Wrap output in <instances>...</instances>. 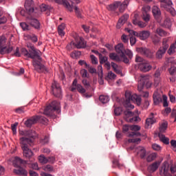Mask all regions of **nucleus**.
Listing matches in <instances>:
<instances>
[{
    "mask_svg": "<svg viewBox=\"0 0 176 176\" xmlns=\"http://www.w3.org/2000/svg\"><path fill=\"white\" fill-rule=\"evenodd\" d=\"M24 163V160H23L21 158L19 157H15L13 160H12V164L14 166V167H20V166H21V164H23Z\"/></svg>",
    "mask_w": 176,
    "mask_h": 176,
    "instance_id": "bb28decb",
    "label": "nucleus"
},
{
    "mask_svg": "<svg viewBox=\"0 0 176 176\" xmlns=\"http://www.w3.org/2000/svg\"><path fill=\"white\" fill-rule=\"evenodd\" d=\"M129 19V14H124L118 21V23H117V28L119 30L122 28V26L123 25V24H124V23H126L127 21Z\"/></svg>",
    "mask_w": 176,
    "mask_h": 176,
    "instance_id": "4be33fe9",
    "label": "nucleus"
},
{
    "mask_svg": "<svg viewBox=\"0 0 176 176\" xmlns=\"http://www.w3.org/2000/svg\"><path fill=\"white\" fill-rule=\"evenodd\" d=\"M114 113L116 116H119L122 114V108L117 107L114 109Z\"/></svg>",
    "mask_w": 176,
    "mask_h": 176,
    "instance_id": "052dcab7",
    "label": "nucleus"
},
{
    "mask_svg": "<svg viewBox=\"0 0 176 176\" xmlns=\"http://www.w3.org/2000/svg\"><path fill=\"white\" fill-rule=\"evenodd\" d=\"M158 137L161 142H163V144H165L166 145H168V144H170V139L166 137V135L162 133H158Z\"/></svg>",
    "mask_w": 176,
    "mask_h": 176,
    "instance_id": "7c9ffc66",
    "label": "nucleus"
},
{
    "mask_svg": "<svg viewBox=\"0 0 176 176\" xmlns=\"http://www.w3.org/2000/svg\"><path fill=\"white\" fill-rule=\"evenodd\" d=\"M160 174L162 176H173L170 173V164L168 162H164L160 168Z\"/></svg>",
    "mask_w": 176,
    "mask_h": 176,
    "instance_id": "9d476101",
    "label": "nucleus"
},
{
    "mask_svg": "<svg viewBox=\"0 0 176 176\" xmlns=\"http://www.w3.org/2000/svg\"><path fill=\"white\" fill-rule=\"evenodd\" d=\"M52 94L54 95L55 97L60 98L62 96L61 87L58 82L54 81L52 85Z\"/></svg>",
    "mask_w": 176,
    "mask_h": 176,
    "instance_id": "9b49d317",
    "label": "nucleus"
},
{
    "mask_svg": "<svg viewBox=\"0 0 176 176\" xmlns=\"http://www.w3.org/2000/svg\"><path fill=\"white\" fill-rule=\"evenodd\" d=\"M13 51V47L9 46L8 47L5 46L2 48H0V54H9V53H12Z\"/></svg>",
    "mask_w": 176,
    "mask_h": 176,
    "instance_id": "cd10ccee",
    "label": "nucleus"
},
{
    "mask_svg": "<svg viewBox=\"0 0 176 176\" xmlns=\"http://www.w3.org/2000/svg\"><path fill=\"white\" fill-rule=\"evenodd\" d=\"M32 141L30 139H28L27 138H20V144H21V148L23 151V155L24 157H26V159H30V157H32L34 156V153H32V151L28 147V145L31 144Z\"/></svg>",
    "mask_w": 176,
    "mask_h": 176,
    "instance_id": "7ed1b4c3",
    "label": "nucleus"
},
{
    "mask_svg": "<svg viewBox=\"0 0 176 176\" xmlns=\"http://www.w3.org/2000/svg\"><path fill=\"white\" fill-rule=\"evenodd\" d=\"M64 30H65V23H61L58 27V34L60 35V36H64L65 35V32H64Z\"/></svg>",
    "mask_w": 176,
    "mask_h": 176,
    "instance_id": "473e14b6",
    "label": "nucleus"
},
{
    "mask_svg": "<svg viewBox=\"0 0 176 176\" xmlns=\"http://www.w3.org/2000/svg\"><path fill=\"white\" fill-rule=\"evenodd\" d=\"M116 79V74H115L112 72H109L107 74V76L106 77L107 80H113Z\"/></svg>",
    "mask_w": 176,
    "mask_h": 176,
    "instance_id": "37998d69",
    "label": "nucleus"
},
{
    "mask_svg": "<svg viewBox=\"0 0 176 176\" xmlns=\"http://www.w3.org/2000/svg\"><path fill=\"white\" fill-rule=\"evenodd\" d=\"M25 8L29 14H32L35 10L34 9V1L32 0H26L25 2Z\"/></svg>",
    "mask_w": 176,
    "mask_h": 176,
    "instance_id": "dca6fc26",
    "label": "nucleus"
},
{
    "mask_svg": "<svg viewBox=\"0 0 176 176\" xmlns=\"http://www.w3.org/2000/svg\"><path fill=\"white\" fill-rule=\"evenodd\" d=\"M80 75L82 78H87V70L82 69L80 70Z\"/></svg>",
    "mask_w": 176,
    "mask_h": 176,
    "instance_id": "69168bd1",
    "label": "nucleus"
},
{
    "mask_svg": "<svg viewBox=\"0 0 176 176\" xmlns=\"http://www.w3.org/2000/svg\"><path fill=\"white\" fill-rule=\"evenodd\" d=\"M99 60L100 64H104L108 61V58L107 56H103L102 54H99Z\"/></svg>",
    "mask_w": 176,
    "mask_h": 176,
    "instance_id": "8fccbe9b",
    "label": "nucleus"
},
{
    "mask_svg": "<svg viewBox=\"0 0 176 176\" xmlns=\"http://www.w3.org/2000/svg\"><path fill=\"white\" fill-rule=\"evenodd\" d=\"M126 137L129 138H135V137H141V133L140 132H129L126 134Z\"/></svg>",
    "mask_w": 176,
    "mask_h": 176,
    "instance_id": "a19ab883",
    "label": "nucleus"
},
{
    "mask_svg": "<svg viewBox=\"0 0 176 176\" xmlns=\"http://www.w3.org/2000/svg\"><path fill=\"white\" fill-rule=\"evenodd\" d=\"M40 9L41 12H46L48 9H50V7L46 4H41L40 6Z\"/></svg>",
    "mask_w": 176,
    "mask_h": 176,
    "instance_id": "bf43d9fd",
    "label": "nucleus"
},
{
    "mask_svg": "<svg viewBox=\"0 0 176 176\" xmlns=\"http://www.w3.org/2000/svg\"><path fill=\"white\" fill-rule=\"evenodd\" d=\"M142 20L145 21V23H149V20H151V14H149V12H151V6H146L142 8Z\"/></svg>",
    "mask_w": 176,
    "mask_h": 176,
    "instance_id": "4468645a",
    "label": "nucleus"
},
{
    "mask_svg": "<svg viewBox=\"0 0 176 176\" xmlns=\"http://www.w3.org/2000/svg\"><path fill=\"white\" fill-rule=\"evenodd\" d=\"M167 12H168L171 16H175L176 15V11L174 8L171 7V6L166 10Z\"/></svg>",
    "mask_w": 176,
    "mask_h": 176,
    "instance_id": "6e6d98bb",
    "label": "nucleus"
},
{
    "mask_svg": "<svg viewBox=\"0 0 176 176\" xmlns=\"http://www.w3.org/2000/svg\"><path fill=\"white\" fill-rule=\"evenodd\" d=\"M126 100L124 103L125 108H131L134 109V105L131 104V102H135L137 105H141V97L135 94H132L130 91H127L125 92Z\"/></svg>",
    "mask_w": 176,
    "mask_h": 176,
    "instance_id": "f03ea898",
    "label": "nucleus"
},
{
    "mask_svg": "<svg viewBox=\"0 0 176 176\" xmlns=\"http://www.w3.org/2000/svg\"><path fill=\"white\" fill-rule=\"evenodd\" d=\"M54 1L56 3H58V5H63V6H65V8L67 9L69 12H73L74 8L71 4H69V2L67 0H54Z\"/></svg>",
    "mask_w": 176,
    "mask_h": 176,
    "instance_id": "6ab92c4d",
    "label": "nucleus"
},
{
    "mask_svg": "<svg viewBox=\"0 0 176 176\" xmlns=\"http://www.w3.org/2000/svg\"><path fill=\"white\" fill-rule=\"evenodd\" d=\"M161 3V8H164V9H166L167 10L168 8L173 5V2L170 1V0H160Z\"/></svg>",
    "mask_w": 176,
    "mask_h": 176,
    "instance_id": "c85d7f7f",
    "label": "nucleus"
},
{
    "mask_svg": "<svg viewBox=\"0 0 176 176\" xmlns=\"http://www.w3.org/2000/svg\"><path fill=\"white\" fill-rule=\"evenodd\" d=\"M72 45L73 46H76L77 49H85L87 43H86V41H85V38H83L82 37H77L76 38V43L72 41L70 44L67 46V48L69 50H71V49H72Z\"/></svg>",
    "mask_w": 176,
    "mask_h": 176,
    "instance_id": "423d86ee",
    "label": "nucleus"
},
{
    "mask_svg": "<svg viewBox=\"0 0 176 176\" xmlns=\"http://www.w3.org/2000/svg\"><path fill=\"white\" fill-rule=\"evenodd\" d=\"M14 173L16 174V175H27V174H28V172H27L25 169L20 167L19 169H14Z\"/></svg>",
    "mask_w": 176,
    "mask_h": 176,
    "instance_id": "c9c22d12",
    "label": "nucleus"
},
{
    "mask_svg": "<svg viewBox=\"0 0 176 176\" xmlns=\"http://www.w3.org/2000/svg\"><path fill=\"white\" fill-rule=\"evenodd\" d=\"M42 119V116H35L32 117L30 119L26 120L25 122V124L27 127H31L32 124H35L38 120H41Z\"/></svg>",
    "mask_w": 176,
    "mask_h": 176,
    "instance_id": "f3484780",
    "label": "nucleus"
},
{
    "mask_svg": "<svg viewBox=\"0 0 176 176\" xmlns=\"http://www.w3.org/2000/svg\"><path fill=\"white\" fill-rule=\"evenodd\" d=\"M168 71H169L170 75H172V76L176 75V67H170V68L168 69Z\"/></svg>",
    "mask_w": 176,
    "mask_h": 176,
    "instance_id": "0e129e2a",
    "label": "nucleus"
},
{
    "mask_svg": "<svg viewBox=\"0 0 176 176\" xmlns=\"http://www.w3.org/2000/svg\"><path fill=\"white\" fill-rule=\"evenodd\" d=\"M153 98L155 105H158V104H160V102H162V95L159 94V90L155 91Z\"/></svg>",
    "mask_w": 176,
    "mask_h": 176,
    "instance_id": "412c9836",
    "label": "nucleus"
},
{
    "mask_svg": "<svg viewBox=\"0 0 176 176\" xmlns=\"http://www.w3.org/2000/svg\"><path fill=\"white\" fill-rule=\"evenodd\" d=\"M20 26L23 31H30V30H31L30 25H28V24L25 23V22L21 23Z\"/></svg>",
    "mask_w": 176,
    "mask_h": 176,
    "instance_id": "de8ad7c7",
    "label": "nucleus"
},
{
    "mask_svg": "<svg viewBox=\"0 0 176 176\" xmlns=\"http://www.w3.org/2000/svg\"><path fill=\"white\" fill-rule=\"evenodd\" d=\"M162 27H165L166 28H171V25H173V23H171V19L170 18H166L164 23L161 24Z\"/></svg>",
    "mask_w": 176,
    "mask_h": 176,
    "instance_id": "58836bf2",
    "label": "nucleus"
},
{
    "mask_svg": "<svg viewBox=\"0 0 176 176\" xmlns=\"http://www.w3.org/2000/svg\"><path fill=\"white\" fill-rule=\"evenodd\" d=\"M170 145L172 146L173 151H174V152H176V140H171Z\"/></svg>",
    "mask_w": 176,
    "mask_h": 176,
    "instance_id": "338daca9",
    "label": "nucleus"
},
{
    "mask_svg": "<svg viewBox=\"0 0 176 176\" xmlns=\"http://www.w3.org/2000/svg\"><path fill=\"white\" fill-rule=\"evenodd\" d=\"M149 80V77L148 76H140V82L138 86V89L139 91H141L142 89H144V86L146 83H148V87H151L152 86V82H148Z\"/></svg>",
    "mask_w": 176,
    "mask_h": 176,
    "instance_id": "f8f14e48",
    "label": "nucleus"
},
{
    "mask_svg": "<svg viewBox=\"0 0 176 176\" xmlns=\"http://www.w3.org/2000/svg\"><path fill=\"white\" fill-rule=\"evenodd\" d=\"M99 100L102 104H107L109 102V96L101 95L99 96Z\"/></svg>",
    "mask_w": 176,
    "mask_h": 176,
    "instance_id": "79ce46f5",
    "label": "nucleus"
},
{
    "mask_svg": "<svg viewBox=\"0 0 176 176\" xmlns=\"http://www.w3.org/2000/svg\"><path fill=\"white\" fill-rule=\"evenodd\" d=\"M82 85L85 86V89H90V82L87 81V80L84 79L82 80Z\"/></svg>",
    "mask_w": 176,
    "mask_h": 176,
    "instance_id": "e2e57ef3",
    "label": "nucleus"
},
{
    "mask_svg": "<svg viewBox=\"0 0 176 176\" xmlns=\"http://www.w3.org/2000/svg\"><path fill=\"white\" fill-rule=\"evenodd\" d=\"M38 161L42 164H46V163H49V160L45 157V155H42L38 157Z\"/></svg>",
    "mask_w": 176,
    "mask_h": 176,
    "instance_id": "c03bdc74",
    "label": "nucleus"
},
{
    "mask_svg": "<svg viewBox=\"0 0 176 176\" xmlns=\"http://www.w3.org/2000/svg\"><path fill=\"white\" fill-rule=\"evenodd\" d=\"M113 167H118V168H122L123 167V164H120L119 161L116 160L113 161Z\"/></svg>",
    "mask_w": 176,
    "mask_h": 176,
    "instance_id": "5fc2aeb1",
    "label": "nucleus"
},
{
    "mask_svg": "<svg viewBox=\"0 0 176 176\" xmlns=\"http://www.w3.org/2000/svg\"><path fill=\"white\" fill-rule=\"evenodd\" d=\"M168 126V124L167 123V122H162L160 124V127H159V130H160L159 134H162V133H166Z\"/></svg>",
    "mask_w": 176,
    "mask_h": 176,
    "instance_id": "72a5a7b5",
    "label": "nucleus"
},
{
    "mask_svg": "<svg viewBox=\"0 0 176 176\" xmlns=\"http://www.w3.org/2000/svg\"><path fill=\"white\" fill-rule=\"evenodd\" d=\"M27 21L32 27L35 28V30H40L41 28V23L36 19L34 18H28Z\"/></svg>",
    "mask_w": 176,
    "mask_h": 176,
    "instance_id": "a211bd4d",
    "label": "nucleus"
},
{
    "mask_svg": "<svg viewBox=\"0 0 176 176\" xmlns=\"http://www.w3.org/2000/svg\"><path fill=\"white\" fill-rule=\"evenodd\" d=\"M125 31L129 32L131 35H134V36H138L141 41H146L149 36H151V32L148 30H143L142 32H137L134 30H130L129 28H125Z\"/></svg>",
    "mask_w": 176,
    "mask_h": 176,
    "instance_id": "39448f33",
    "label": "nucleus"
},
{
    "mask_svg": "<svg viewBox=\"0 0 176 176\" xmlns=\"http://www.w3.org/2000/svg\"><path fill=\"white\" fill-rule=\"evenodd\" d=\"M156 157H157V153H151L147 155L146 162H148V163H151V162H153V160H155Z\"/></svg>",
    "mask_w": 176,
    "mask_h": 176,
    "instance_id": "e433bc0d",
    "label": "nucleus"
},
{
    "mask_svg": "<svg viewBox=\"0 0 176 176\" xmlns=\"http://www.w3.org/2000/svg\"><path fill=\"white\" fill-rule=\"evenodd\" d=\"M60 102L54 100L50 105L46 107L44 109L43 114L46 115V116H53L54 112H56V113L61 112V110H60Z\"/></svg>",
    "mask_w": 176,
    "mask_h": 176,
    "instance_id": "20e7f679",
    "label": "nucleus"
},
{
    "mask_svg": "<svg viewBox=\"0 0 176 176\" xmlns=\"http://www.w3.org/2000/svg\"><path fill=\"white\" fill-rule=\"evenodd\" d=\"M153 123H156V119L153 118V113H151L150 117L146 120V129H149V126H152Z\"/></svg>",
    "mask_w": 176,
    "mask_h": 176,
    "instance_id": "b1692460",
    "label": "nucleus"
},
{
    "mask_svg": "<svg viewBox=\"0 0 176 176\" xmlns=\"http://www.w3.org/2000/svg\"><path fill=\"white\" fill-rule=\"evenodd\" d=\"M26 46L28 49H31V50H30L29 52L27 49L21 48V54L28 58H32V65L37 72H45V71H47L46 67L41 63V60H42L41 51L35 48L34 45L31 44V43H27ZM35 58L39 60H36Z\"/></svg>",
    "mask_w": 176,
    "mask_h": 176,
    "instance_id": "f257e3e1",
    "label": "nucleus"
},
{
    "mask_svg": "<svg viewBox=\"0 0 176 176\" xmlns=\"http://www.w3.org/2000/svg\"><path fill=\"white\" fill-rule=\"evenodd\" d=\"M160 163H162L160 161L155 162L153 164H150L148 166V170L149 173H155L159 168V166H160Z\"/></svg>",
    "mask_w": 176,
    "mask_h": 176,
    "instance_id": "aec40b11",
    "label": "nucleus"
},
{
    "mask_svg": "<svg viewBox=\"0 0 176 176\" xmlns=\"http://www.w3.org/2000/svg\"><path fill=\"white\" fill-rule=\"evenodd\" d=\"M135 152H137L138 155L140 156L141 159H144L145 156H146V150H145L144 147L138 146L135 148Z\"/></svg>",
    "mask_w": 176,
    "mask_h": 176,
    "instance_id": "5701e85b",
    "label": "nucleus"
},
{
    "mask_svg": "<svg viewBox=\"0 0 176 176\" xmlns=\"http://www.w3.org/2000/svg\"><path fill=\"white\" fill-rule=\"evenodd\" d=\"M124 115L126 122H129L130 123H134V122H140V120H141V118L135 115V113H133L130 111H124Z\"/></svg>",
    "mask_w": 176,
    "mask_h": 176,
    "instance_id": "6e6552de",
    "label": "nucleus"
},
{
    "mask_svg": "<svg viewBox=\"0 0 176 176\" xmlns=\"http://www.w3.org/2000/svg\"><path fill=\"white\" fill-rule=\"evenodd\" d=\"M98 76H100V78H102V76H104V73L102 72V65L98 66Z\"/></svg>",
    "mask_w": 176,
    "mask_h": 176,
    "instance_id": "680f3d73",
    "label": "nucleus"
},
{
    "mask_svg": "<svg viewBox=\"0 0 176 176\" xmlns=\"http://www.w3.org/2000/svg\"><path fill=\"white\" fill-rule=\"evenodd\" d=\"M116 52L120 54V58H122L123 63L125 64H129V60L127 58V56L124 54V45H123V43H119L115 47Z\"/></svg>",
    "mask_w": 176,
    "mask_h": 176,
    "instance_id": "0eeeda50",
    "label": "nucleus"
},
{
    "mask_svg": "<svg viewBox=\"0 0 176 176\" xmlns=\"http://www.w3.org/2000/svg\"><path fill=\"white\" fill-rule=\"evenodd\" d=\"M137 52L142 56H145L148 58H153L154 52L147 48L140 47L137 49Z\"/></svg>",
    "mask_w": 176,
    "mask_h": 176,
    "instance_id": "2eb2a0df",
    "label": "nucleus"
},
{
    "mask_svg": "<svg viewBox=\"0 0 176 176\" xmlns=\"http://www.w3.org/2000/svg\"><path fill=\"white\" fill-rule=\"evenodd\" d=\"M155 33L157 34L160 36H167V35H168V33L160 28L156 29Z\"/></svg>",
    "mask_w": 176,
    "mask_h": 176,
    "instance_id": "ea45409f",
    "label": "nucleus"
},
{
    "mask_svg": "<svg viewBox=\"0 0 176 176\" xmlns=\"http://www.w3.org/2000/svg\"><path fill=\"white\" fill-rule=\"evenodd\" d=\"M130 130H131V131H140L141 126L139 125H131L130 126Z\"/></svg>",
    "mask_w": 176,
    "mask_h": 176,
    "instance_id": "4d7b16f0",
    "label": "nucleus"
},
{
    "mask_svg": "<svg viewBox=\"0 0 176 176\" xmlns=\"http://www.w3.org/2000/svg\"><path fill=\"white\" fill-rule=\"evenodd\" d=\"M90 58H91V64H94L95 65H97V64H98V59H97V57H96V56L91 55Z\"/></svg>",
    "mask_w": 176,
    "mask_h": 176,
    "instance_id": "603ef678",
    "label": "nucleus"
},
{
    "mask_svg": "<svg viewBox=\"0 0 176 176\" xmlns=\"http://www.w3.org/2000/svg\"><path fill=\"white\" fill-rule=\"evenodd\" d=\"M43 170L47 173H53V171H54V168H53V166L51 165H46L45 166L43 167Z\"/></svg>",
    "mask_w": 176,
    "mask_h": 176,
    "instance_id": "a18cd8bd",
    "label": "nucleus"
},
{
    "mask_svg": "<svg viewBox=\"0 0 176 176\" xmlns=\"http://www.w3.org/2000/svg\"><path fill=\"white\" fill-rule=\"evenodd\" d=\"M120 6V1H116L113 4H110L107 8L108 10H116V9H118V8H119Z\"/></svg>",
    "mask_w": 176,
    "mask_h": 176,
    "instance_id": "4c0bfd02",
    "label": "nucleus"
},
{
    "mask_svg": "<svg viewBox=\"0 0 176 176\" xmlns=\"http://www.w3.org/2000/svg\"><path fill=\"white\" fill-rule=\"evenodd\" d=\"M152 13L157 20L162 15V12L160 11V8L159 7L154 6L152 9Z\"/></svg>",
    "mask_w": 176,
    "mask_h": 176,
    "instance_id": "a878e982",
    "label": "nucleus"
},
{
    "mask_svg": "<svg viewBox=\"0 0 176 176\" xmlns=\"http://www.w3.org/2000/svg\"><path fill=\"white\" fill-rule=\"evenodd\" d=\"M111 65L113 69L114 72L118 74V75H121L122 74V67L118 65L116 63L111 62Z\"/></svg>",
    "mask_w": 176,
    "mask_h": 176,
    "instance_id": "c756f323",
    "label": "nucleus"
},
{
    "mask_svg": "<svg viewBox=\"0 0 176 176\" xmlns=\"http://www.w3.org/2000/svg\"><path fill=\"white\" fill-rule=\"evenodd\" d=\"M128 142L137 144L138 142H141V138H131L128 140Z\"/></svg>",
    "mask_w": 176,
    "mask_h": 176,
    "instance_id": "13d9d810",
    "label": "nucleus"
},
{
    "mask_svg": "<svg viewBox=\"0 0 176 176\" xmlns=\"http://www.w3.org/2000/svg\"><path fill=\"white\" fill-rule=\"evenodd\" d=\"M175 50H176V47L173 43L170 46L168 50V53L170 54V56H171V54H174V53H175Z\"/></svg>",
    "mask_w": 176,
    "mask_h": 176,
    "instance_id": "09e8293b",
    "label": "nucleus"
},
{
    "mask_svg": "<svg viewBox=\"0 0 176 176\" xmlns=\"http://www.w3.org/2000/svg\"><path fill=\"white\" fill-rule=\"evenodd\" d=\"M155 76L157 78V80H155V86H158L159 85V82L160 80H158L159 79V76H160V70L157 69L155 71Z\"/></svg>",
    "mask_w": 176,
    "mask_h": 176,
    "instance_id": "49530a36",
    "label": "nucleus"
},
{
    "mask_svg": "<svg viewBox=\"0 0 176 176\" xmlns=\"http://www.w3.org/2000/svg\"><path fill=\"white\" fill-rule=\"evenodd\" d=\"M162 45V47H160V49L156 53V57L159 59L163 58V56H164V54L168 49V44H167V38L164 39Z\"/></svg>",
    "mask_w": 176,
    "mask_h": 176,
    "instance_id": "1a4fd4ad",
    "label": "nucleus"
},
{
    "mask_svg": "<svg viewBox=\"0 0 176 176\" xmlns=\"http://www.w3.org/2000/svg\"><path fill=\"white\" fill-rule=\"evenodd\" d=\"M109 58L113 60V61H116L119 63L120 61H123L121 57H120L116 53H110L109 54Z\"/></svg>",
    "mask_w": 176,
    "mask_h": 176,
    "instance_id": "2f4dec72",
    "label": "nucleus"
},
{
    "mask_svg": "<svg viewBox=\"0 0 176 176\" xmlns=\"http://www.w3.org/2000/svg\"><path fill=\"white\" fill-rule=\"evenodd\" d=\"M138 68L141 72H149L152 69V65L148 60H144L143 63L138 64Z\"/></svg>",
    "mask_w": 176,
    "mask_h": 176,
    "instance_id": "ddd939ff",
    "label": "nucleus"
},
{
    "mask_svg": "<svg viewBox=\"0 0 176 176\" xmlns=\"http://www.w3.org/2000/svg\"><path fill=\"white\" fill-rule=\"evenodd\" d=\"M170 170L172 174H175V173H176V162L170 166Z\"/></svg>",
    "mask_w": 176,
    "mask_h": 176,
    "instance_id": "774afa93",
    "label": "nucleus"
},
{
    "mask_svg": "<svg viewBox=\"0 0 176 176\" xmlns=\"http://www.w3.org/2000/svg\"><path fill=\"white\" fill-rule=\"evenodd\" d=\"M6 43V37L4 36H1L0 38V49L3 47Z\"/></svg>",
    "mask_w": 176,
    "mask_h": 176,
    "instance_id": "3c124183",
    "label": "nucleus"
},
{
    "mask_svg": "<svg viewBox=\"0 0 176 176\" xmlns=\"http://www.w3.org/2000/svg\"><path fill=\"white\" fill-rule=\"evenodd\" d=\"M133 23L134 24V25L139 26L140 28H145V27H146V25H147L146 22L138 21L137 19H133Z\"/></svg>",
    "mask_w": 176,
    "mask_h": 176,
    "instance_id": "f704fd0d",
    "label": "nucleus"
},
{
    "mask_svg": "<svg viewBox=\"0 0 176 176\" xmlns=\"http://www.w3.org/2000/svg\"><path fill=\"white\" fill-rule=\"evenodd\" d=\"M17 126H19V122H15L14 124L11 125V129H12L13 134H16Z\"/></svg>",
    "mask_w": 176,
    "mask_h": 176,
    "instance_id": "864d4df0",
    "label": "nucleus"
},
{
    "mask_svg": "<svg viewBox=\"0 0 176 176\" xmlns=\"http://www.w3.org/2000/svg\"><path fill=\"white\" fill-rule=\"evenodd\" d=\"M72 85L76 87L78 93H80L81 94L86 93V89L83 88L82 85H78V80L74 79Z\"/></svg>",
    "mask_w": 176,
    "mask_h": 176,
    "instance_id": "393cba45",
    "label": "nucleus"
}]
</instances>
